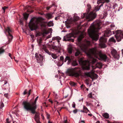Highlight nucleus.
Wrapping results in <instances>:
<instances>
[{
    "mask_svg": "<svg viewBox=\"0 0 123 123\" xmlns=\"http://www.w3.org/2000/svg\"><path fill=\"white\" fill-rule=\"evenodd\" d=\"M91 44L90 41L86 40L85 43H81L80 45V47L81 50L91 58V61L88 62H87L86 61L83 60L81 58L79 60L80 64L82 66L83 68L84 69H90L89 63H91L93 64L97 62V60L92 58V56H94L96 58L101 61H106L107 60H108L105 54L99 52L97 50V47H95L92 49H88V47Z\"/></svg>",
    "mask_w": 123,
    "mask_h": 123,
    "instance_id": "1",
    "label": "nucleus"
},
{
    "mask_svg": "<svg viewBox=\"0 0 123 123\" xmlns=\"http://www.w3.org/2000/svg\"><path fill=\"white\" fill-rule=\"evenodd\" d=\"M101 23L98 21L93 22L88 30V32L89 36L93 40L97 41L98 39L97 33L101 28Z\"/></svg>",
    "mask_w": 123,
    "mask_h": 123,
    "instance_id": "2",
    "label": "nucleus"
},
{
    "mask_svg": "<svg viewBox=\"0 0 123 123\" xmlns=\"http://www.w3.org/2000/svg\"><path fill=\"white\" fill-rule=\"evenodd\" d=\"M43 19L41 18H32L29 24V27L31 31L35 30L37 29L39 26L42 28H45L46 26L45 23L47 22H43L42 20Z\"/></svg>",
    "mask_w": 123,
    "mask_h": 123,
    "instance_id": "3",
    "label": "nucleus"
},
{
    "mask_svg": "<svg viewBox=\"0 0 123 123\" xmlns=\"http://www.w3.org/2000/svg\"><path fill=\"white\" fill-rule=\"evenodd\" d=\"M76 67L74 68H70L68 69L66 72L67 74L70 76H74L76 78L79 77L80 76V71L77 70Z\"/></svg>",
    "mask_w": 123,
    "mask_h": 123,
    "instance_id": "4",
    "label": "nucleus"
},
{
    "mask_svg": "<svg viewBox=\"0 0 123 123\" xmlns=\"http://www.w3.org/2000/svg\"><path fill=\"white\" fill-rule=\"evenodd\" d=\"M87 6L88 7L87 13L86 15V14H84V17H86V18L88 19V21H90L93 20L96 18V14L93 12H91L88 14L91 7V6L89 5H87Z\"/></svg>",
    "mask_w": 123,
    "mask_h": 123,
    "instance_id": "5",
    "label": "nucleus"
},
{
    "mask_svg": "<svg viewBox=\"0 0 123 123\" xmlns=\"http://www.w3.org/2000/svg\"><path fill=\"white\" fill-rule=\"evenodd\" d=\"M38 98V96L35 99L34 102H32L31 103L30 102H28L26 101H24L23 104L24 106V109L33 108L36 107L37 108L36 103L37 100Z\"/></svg>",
    "mask_w": 123,
    "mask_h": 123,
    "instance_id": "6",
    "label": "nucleus"
},
{
    "mask_svg": "<svg viewBox=\"0 0 123 123\" xmlns=\"http://www.w3.org/2000/svg\"><path fill=\"white\" fill-rule=\"evenodd\" d=\"M37 108L36 107L33 108L24 109L27 111H31V113L33 114H35L34 119L37 123H41L40 121V113L39 112H36V110Z\"/></svg>",
    "mask_w": 123,
    "mask_h": 123,
    "instance_id": "7",
    "label": "nucleus"
},
{
    "mask_svg": "<svg viewBox=\"0 0 123 123\" xmlns=\"http://www.w3.org/2000/svg\"><path fill=\"white\" fill-rule=\"evenodd\" d=\"M72 57L68 56H66L64 59L63 56H61L60 57V62L58 63L57 65L58 66H61L63 64L64 62H66L68 60V64H69L70 62H72Z\"/></svg>",
    "mask_w": 123,
    "mask_h": 123,
    "instance_id": "8",
    "label": "nucleus"
},
{
    "mask_svg": "<svg viewBox=\"0 0 123 123\" xmlns=\"http://www.w3.org/2000/svg\"><path fill=\"white\" fill-rule=\"evenodd\" d=\"M113 33L114 34H115V36L118 42L120 41L122 38H123V32L121 30L113 31Z\"/></svg>",
    "mask_w": 123,
    "mask_h": 123,
    "instance_id": "9",
    "label": "nucleus"
},
{
    "mask_svg": "<svg viewBox=\"0 0 123 123\" xmlns=\"http://www.w3.org/2000/svg\"><path fill=\"white\" fill-rule=\"evenodd\" d=\"M5 33H6V32H7L8 34L7 37L9 41L10 42L13 38V37L10 33L13 32V30L11 28L8 26L5 28Z\"/></svg>",
    "mask_w": 123,
    "mask_h": 123,
    "instance_id": "10",
    "label": "nucleus"
},
{
    "mask_svg": "<svg viewBox=\"0 0 123 123\" xmlns=\"http://www.w3.org/2000/svg\"><path fill=\"white\" fill-rule=\"evenodd\" d=\"M99 46L102 48H105L106 47L105 43L107 41V39L105 37H101L99 40Z\"/></svg>",
    "mask_w": 123,
    "mask_h": 123,
    "instance_id": "11",
    "label": "nucleus"
},
{
    "mask_svg": "<svg viewBox=\"0 0 123 123\" xmlns=\"http://www.w3.org/2000/svg\"><path fill=\"white\" fill-rule=\"evenodd\" d=\"M85 74L87 76L90 77L92 79V81L94 79L98 77L97 75L95 74L94 72L92 71L86 73Z\"/></svg>",
    "mask_w": 123,
    "mask_h": 123,
    "instance_id": "12",
    "label": "nucleus"
},
{
    "mask_svg": "<svg viewBox=\"0 0 123 123\" xmlns=\"http://www.w3.org/2000/svg\"><path fill=\"white\" fill-rule=\"evenodd\" d=\"M73 36V35L71 33L68 34L66 36L64 37L63 38V41H68L73 42L74 40L73 39L71 38Z\"/></svg>",
    "mask_w": 123,
    "mask_h": 123,
    "instance_id": "13",
    "label": "nucleus"
},
{
    "mask_svg": "<svg viewBox=\"0 0 123 123\" xmlns=\"http://www.w3.org/2000/svg\"><path fill=\"white\" fill-rule=\"evenodd\" d=\"M111 53L113 57L115 59H118L119 56V55L117 53V51L115 49H113L111 51Z\"/></svg>",
    "mask_w": 123,
    "mask_h": 123,
    "instance_id": "14",
    "label": "nucleus"
},
{
    "mask_svg": "<svg viewBox=\"0 0 123 123\" xmlns=\"http://www.w3.org/2000/svg\"><path fill=\"white\" fill-rule=\"evenodd\" d=\"M49 48L50 49H53L57 50L58 52H60L61 49V45H59L58 47L55 46L53 45H51L49 46Z\"/></svg>",
    "mask_w": 123,
    "mask_h": 123,
    "instance_id": "15",
    "label": "nucleus"
},
{
    "mask_svg": "<svg viewBox=\"0 0 123 123\" xmlns=\"http://www.w3.org/2000/svg\"><path fill=\"white\" fill-rule=\"evenodd\" d=\"M35 57L37 58V62L38 63H40L42 62L43 59V57L42 56L41 54H38L37 53H36L35 54Z\"/></svg>",
    "mask_w": 123,
    "mask_h": 123,
    "instance_id": "16",
    "label": "nucleus"
},
{
    "mask_svg": "<svg viewBox=\"0 0 123 123\" xmlns=\"http://www.w3.org/2000/svg\"><path fill=\"white\" fill-rule=\"evenodd\" d=\"M102 65L101 63H97L95 65V66H92V68L93 70L97 68H102Z\"/></svg>",
    "mask_w": 123,
    "mask_h": 123,
    "instance_id": "17",
    "label": "nucleus"
},
{
    "mask_svg": "<svg viewBox=\"0 0 123 123\" xmlns=\"http://www.w3.org/2000/svg\"><path fill=\"white\" fill-rule=\"evenodd\" d=\"M112 34L111 31L110 30H107L105 31L104 36L106 37H109Z\"/></svg>",
    "mask_w": 123,
    "mask_h": 123,
    "instance_id": "18",
    "label": "nucleus"
},
{
    "mask_svg": "<svg viewBox=\"0 0 123 123\" xmlns=\"http://www.w3.org/2000/svg\"><path fill=\"white\" fill-rule=\"evenodd\" d=\"M52 14L51 13H48L45 15L46 18L48 19H51L53 18Z\"/></svg>",
    "mask_w": 123,
    "mask_h": 123,
    "instance_id": "19",
    "label": "nucleus"
},
{
    "mask_svg": "<svg viewBox=\"0 0 123 123\" xmlns=\"http://www.w3.org/2000/svg\"><path fill=\"white\" fill-rule=\"evenodd\" d=\"M31 8V7L30 6H26L25 8V9L27 10V12H30L31 13L33 12V11H32L30 10H29V9Z\"/></svg>",
    "mask_w": 123,
    "mask_h": 123,
    "instance_id": "20",
    "label": "nucleus"
},
{
    "mask_svg": "<svg viewBox=\"0 0 123 123\" xmlns=\"http://www.w3.org/2000/svg\"><path fill=\"white\" fill-rule=\"evenodd\" d=\"M43 49L44 51L47 53L49 55H51V53L50 52L49 50L47 49L46 47L44 46L43 47Z\"/></svg>",
    "mask_w": 123,
    "mask_h": 123,
    "instance_id": "21",
    "label": "nucleus"
},
{
    "mask_svg": "<svg viewBox=\"0 0 123 123\" xmlns=\"http://www.w3.org/2000/svg\"><path fill=\"white\" fill-rule=\"evenodd\" d=\"M23 16L25 19L26 20L29 16V14L27 13H24L23 14Z\"/></svg>",
    "mask_w": 123,
    "mask_h": 123,
    "instance_id": "22",
    "label": "nucleus"
},
{
    "mask_svg": "<svg viewBox=\"0 0 123 123\" xmlns=\"http://www.w3.org/2000/svg\"><path fill=\"white\" fill-rule=\"evenodd\" d=\"M83 111L84 112V113H87V112L89 111L87 109V108L85 106H83Z\"/></svg>",
    "mask_w": 123,
    "mask_h": 123,
    "instance_id": "23",
    "label": "nucleus"
},
{
    "mask_svg": "<svg viewBox=\"0 0 123 123\" xmlns=\"http://www.w3.org/2000/svg\"><path fill=\"white\" fill-rule=\"evenodd\" d=\"M79 55H81V52L79 50H77L75 53V55L76 56H78Z\"/></svg>",
    "mask_w": 123,
    "mask_h": 123,
    "instance_id": "24",
    "label": "nucleus"
},
{
    "mask_svg": "<svg viewBox=\"0 0 123 123\" xmlns=\"http://www.w3.org/2000/svg\"><path fill=\"white\" fill-rule=\"evenodd\" d=\"M103 116L106 118H108L109 117V114L106 113L102 114Z\"/></svg>",
    "mask_w": 123,
    "mask_h": 123,
    "instance_id": "25",
    "label": "nucleus"
},
{
    "mask_svg": "<svg viewBox=\"0 0 123 123\" xmlns=\"http://www.w3.org/2000/svg\"><path fill=\"white\" fill-rule=\"evenodd\" d=\"M69 83L70 85L72 86H76L77 84L76 83L71 81Z\"/></svg>",
    "mask_w": 123,
    "mask_h": 123,
    "instance_id": "26",
    "label": "nucleus"
},
{
    "mask_svg": "<svg viewBox=\"0 0 123 123\" xmlns=\"http://www.w3.org/2000/svg\"><path fill=\"white\" fill-rule=\"evenodd\" d=\"M109 41L110 42H112L114 43H115L116 42V40L113 37L111 38L109 40Z\"/></svg>",
    "mask_w": 123,
    "mask_h": 123,
    "instance_id": "27",
    "label": "nucleus"
},
{
    "mask_svg": "<svg viewBox=\"0 0 123 123\" xmlns=\"http://www.w3.org/2000/svg\"><path fill=\"white\" fill-rule=\"evenodd\" d=\"M47 25L49 26H53V22L51 21H50L47 23Z\"/></svg>",
    "mask_w": 123,
    "mask_h": 123,
    "instance_id": "28",
    "label": "nucleus"
},
{
    "mask_svg": "<svg viewBox=\"0 0 123 123\" xmlns=\"http://www.w3.org/2000/svg\"><path fill=\"white\" fill-rule=\"evenodd\" d=\"M72 65L73 66H76L78 64L76 61H74L72 62Z\"/></svg>",
    "mask_w": 123,
    "mask_h": 123,
    "instance_id": "29",
    "label": "nucleus"
},
{
    "mask_svg": "<svg viewBox=\"0 0 123 123\" xmlns=\"http://www.w3.org/2000/svg\"><path fill=\"white\" fill-rule=\"evenodd\" d=\"M5 50L2 47H0V54L4 52Z\"/></svg>",
    "mask_w": 123,
    "mask_h": 123,
    "instance_id": "30",
    "label": "nucleus"
},
{
    "mask_svg": "<svg viewBox=\"0 0 123 123\" xmlns=\"http://www.w3.org/2000/svg\"><path fill=\"white\" fill-rule=\"evenodd\" d=\"M4 96L7 99H9V95L8 93H5L4 95Z\"/></svg>",
    "mask_w": 123,
    "mask_h": 123,
    "instance_id": "31",
    "label": "nucleus"
},
{
    "mask_svg": "<svg viewBox=\"0 0 123 123\" xmlns=\"http://www.w3.org/2000/svg\"><path fill=\"white\" fill-rule=\"evenodd\" d=\"M51 56L54 59H56L57 58L56 55L54 54H52L51 55Z\"/></svg>",
    "mask_w": 123,
    "mask_h": 123,
    "instance_id": "32",
    "label": "nucleus"
},
{
    "mask_svg": "<svg viewBox=\"0 0 123 123\" xmlns=\"http://www.w3.org/2000/svg\"><path fill=\"white\" fill-rule=\"evenodd\" d=\"M83 38V37H82L80 36L78 38V40L79 43L80 42L82 39Z\"/></svg>",
    "mask_w": 123,
    "mask_h": 123,
    "instance_id": "33",
    "label": "nucleus"
},
{
    "mask_svg": "<svg viewBox=\"0 0 123 123\" xmlns=\"http://www.w3.org/2000/svg\"><path fill=\"white\" fill-rule=\"evenodd\" d=\"M72 48H68V51L69 53H71L72 52Z\"/></svg>",
    "mask_w": 123,
    "mask_h": 123,
    "instance_id": "34",
    "label": "nucleus"
},
{
    "mask_svg": "<svg viewBox=\"0 0 123 123\" xmlns=\"http://www.w3.org/2000/svg\"><path fill=\"white\" fill-rule=\"evenodd\" d=\"M89 97L92 98H93L92 93H90L88 95Z\"/></svg>",
    "mask_w": 123,
    "mask_h": 123,
    "instance_id": "35",
    "label": "nucleus"
},
{
    "mask_svg": "<svg viewBox=\"0 0 123 123\" xmlns=\"http://www.w3.org/2000/svg\"><path fill=\"white\" fill-rule=\"evenodd\" d=\"M6 123H11V121L10 120L9 118H7L6 120Z\"/></svg>",
    "mask_w": 123,
    "mask_h": 123,
    "instance_id": "36",
    "label": "nucleus"
},
{
    "mask_svg": "<svg viewBox=\"0 0 123 123\" xmlns=\"http://www.w3.org/2000/svg\"><path fill=\"white\" fill-rule=\"evenodd\" d=\"M4 104L2 102H1L0 103V108L1 109H2V108L4 107Z\"/></svg>",
    "mask_w": 123,
    "mask_h": 123,
    "instance_id": "37",
    "label": "nucleus"
},
{
    "mask_svg": "<svg viewBox=\"0 0 123 123\" xmlns=\"http://www.w3.org/2000/svg\"><path fill=\"white\" fill-rule=\"evenodd\" d=\"M79 17L78 16H76L74 17V20L75 21H77L79 19Z\"/></svg>",
    "mask_w": 123,
    "mask_h": 123,
    "instance_id": "38",
    "label": "nucleus"
},
{
    "mask_svg": "<svg viewBox=\"0 0 123 123\" xmlns=\"http://www.w3.org/2000/svg\"><path fill=\"white\" fill-rule=\"evenodd\" d=\"M7 8H8L7 7H6V6H4V7H2V8L4 10V13H5V10Z\"/></svg>",
    "mask_w": 123,
    "mask_h": 123,
    "instance_id": "39",
    "label": "nucleus"
},
{
    "mask_svg": "<svg viewBox=\"0 0 123 123\" xmlns=\"http://www.w3.org/2000/svg\"><path fill=\"white\" fill-rule=\"evenodd\" d=\"M52 6V5H50L49 6L47 7H46L47 10H49V9Z\"/></svg>",
    "mask_w": 123,
    "mask_h": 123,
    "instance_id": "40",
    "label": "nucleus"
},
{
    "mask_svg": "<svg viewBox=\"0 0 123 123\" xmlns=\"http://www.w3.org/2000/svg\"><path fill=\"white\" fill-rule=\"evenodd\" d=\"M65 22L68 24H70L71 23L70 20H68L67 22Z\"/></svg>",
    "mask_w": 123,
    "mask_h": 123,
    "instance_id": "41",
    "label": "nucleus"
},
{
    "mask_svg": "<svg viewBox=\"0 0 123 123\" xmlns=\"http://www.w3.org/2000/svg\"><path fill=\"white\" fill-rule=\"evenodd\" d=\"M86 105L87 106L91 105H92V104L91 103H88L87 102H86Z\"/></svg>",
    "mask_w": 123,
    "mask_h": 123,
    "instance_id": "42",
    "label": "nucleus"
},
{
    "mask_svg": "<svg viewBox=\"0 0 123 123\" xmlns=\"http://www.w3.org/2000/svg\"><path fill=\"white\" fill-rule=\"evenodd\" d=\"M72 107L74 108H75V104L74 102H73V104H72Z\"/></svg>",
    "mask_w": 123,
    "mask_h": 123,
    "instance_id": "43",
    "label": "nucleus"
},
{
    "mask_svg": "<svg viewBox=\"0 0 123 123\" xmlns=\"http://www.w3.org/2000/svg\"><path fill=\"white\" fill-rule=\"evenodd\" d=\"M27 90L26 89H25L24 91V92H23V94L24 95H25L27 93Z\"/></svg>",
    "mask_w": 123,
    "mask_h": 123,
    "instance_id": "44",
    "label": "nucleus"
},
{
    "mask_svg": "<svg viewBox=\"0 0 123 123\" xmlns=\"http://www.w3.org/2000/svg\"><path fill=\"white\" fill-rule=\"evenodd\" d=\"M103 14L104 16H106L107 15V12L106 11L105 12L103 13Z\"/></svg>",
    "mask_w": 123,
    "mask_h": 123,
    "instance_id": "45",
    "label": "nucleus"
},
{
    "mask_svg": "<svg viewBox=\"0 0 123 123\" xmlns=\"http://www.w3.org/2000/svg\"><path fill=\"white\" fill-rule=\"evenodd\" d=\"M77 111V109H76L75 110H74L73 111V112L74 114L76 113Z\"/></svg>",
    "mask_w": 123,
    "mask_h": 123,
    "instance_id": "46",
    "label": "nucleus"
},
{
    "mask_svg": "<svg viewBox=\"0 0 123 123\" xmlns=\"http://www.w3.org/2000/svg\"><path fill=\"white\" fill-rule=\"evenodd\" d=\"M56 39L58 40H60L61 39V38L59 37H56Z\"/></svg>",
    "mask_w": 123,
    "mask_h": 123,
    "instance_id": "47",
    "label": "nucleus"
},
{
    "mask_svg": "<svg viewBox=\"0 0 123 123\" xmlns=\"http://www.w3.org/2000/svg\"><path fill=\"white\" fill-rule=\"evenodd\" d=\"M31 90L30 89L29 90V92H28V96L30 95V94H31Z\"/></svg>",
    "mask_w": 123,
    "mask_h": 123,
    "instance_id": "48",
    "label": "nucleus"
},
{
    "mask_svg": "<svg viewBox=\"0 0 123 123\" xmlns=\"http://www.w3.org/2000/svg\"><path fill=\"white\" fill-rule=\"evenodd\" d=\"M110 26L111 28H113L114 27L115 25H114L112 24L110 25Z\"/></svg>",
    "mask_w": 123,
    "mask_h": 123,
    "instance_id": "49",
    "label": "nucleus"
},
{
    "mask_svg": "<svg viewBox=\"0 0 123 123\" xmlns=\"http://www.w3.org/2000/svg\"><path fill=\"white\" fill-rule=\"evenodd\" d=\"M105 2L107 3L109 2L110 1V0H105Z\"/></svg>",
    "mask_w": 123,
    "mask_h": 123,
    "instance_id": "50",
    "label": "nucleus"
},
{
    "mask_svg": "<svg viewBox=\"0 0 123 123\" xmlns=\"http://www.w3.org/2000/svg\"><path fill=\"white\" fill-rule=\"evenodd\" d=\"M51 37V36L50 35H49L48 36H47L46 37V38L48 39L49 38H50Z\"/></svg>",
    "mask_w": 123,
    "mask_h": 123,
    "instance_id": "51",
    "label": "nucleus"
},
{
    "mask_svg": "<svg viewBox=\"0 0 123 123\" xmlns=\"http://www.w3.org/2000/svg\"><path fill=\"white\" fill-rule=\"evenodd\" d=\"M48 33V32L46 31H44V33L46 34H47Z\"/></svg>",
    "mask_w": 123,
    "mask_h": 123,
    "instance_id": "52",
    "label": "nucleus"
},
{
    "mask_svg": "<svg viewBox=\"0 0 123 123\" xmlns=\"http://www.w3.org/2000/svg\"><path fill=\"white\" fill-rule=\"evenodd\" d=\"M7 83V81L6 80H5L4 81V85L6 84Z\"/></svg>",
    "mask_w": 123,
    "mask_h": 123,
    "instance_id": "53",
    "label": "nucleus"
},
{
    "mask_svg": "<svg viewBox=\"0 0 123 123\" xmlns=\"http://www.w3.org/2000/svg\"><path fill=\"white\" fill-rule=\"evenodd\" d=\"M55 39H56V37H53L52 38L53 40H54Z\"/></svg>",
    "mask_w": 123,
    "mask_h": 123,
    "instance_id": "54",
    "label": "nucleus"
},
{
    "mask_svg": "<svg viewBox=\"0 0 123 123\" xmlns=\"http://www.w3.org/2000/svg\"><path fill=\"white\" fill-rule=\"evenodd\" d=\"M84 86V85H82L81 86V88H83Z\"/></svg>",
    "mask_w": 123,
    "mask_h": 123,
    "instance_id": "55",
    "label": "nucleus"
},
{
    "mask_svg": "<svg viewBox=\"0 0 123 123\" xmlns=\"http://www.w3.org/2000/svg\"><path fill=\"white\" fill-rule=\"evenodd\" d=\"M88 115L89 116H92V114H88Z\"/></svg>",
    "mask_w": 123,
    "mask_h": 123,
    "instance_id": "56",
    "label": "nucleus"
},
{
    "mask_svg": "<svg viewBox=\"0 0 123 123\" xmlns=\"http://www.w3.org/2000/svg\"><path fill=\"white\" fill-rule=\"evenodd\" d=\"M81 123H85V121H83V120H81Z\"/></svg>",
    "mask_w": 123,
    "mask_h": 123,
    "instance_id": "57",
    "label": "nucleus"
},
{
    "mask_svg": "<svg viewBox=\"0 0 123 123\" xmlns=\"http://www.w3.org/2000/svg\"><path fill=\"white\" fill-rule=\"evenodd\" d=\"M9 56H10L11 57V58L12 59V58L11 57V54L10 53H9Z\"/></svg>",
    "mask_w": 123,
    "mask_h": 123,
    "instance_id": "58",
    "label": "nucleus"
},
{
    "mask_svg": "<svg viewBox=\"0 0 123 123\" xmlns=\"http://www.w3.org/2000/svg\"><path fill=\"white\" fill-rule=\"evenodd\" d=\"M58 17H56L55 18V20H57L58 19Z\"/></svg>",
    "mask_w": 123,
    "mask_h": 123,
    "instance_id": "59",
    "label": "nucleus"
},
{
    "mask_svg": "<svg viewBox=\"0 0 123 123\" xmlns=\"http://www.w3.org/2000/svg\"><path fill=\"white\" fill-rule=\"evenodd\" d=\"M100 122L99 121H97L96 123H100Z\"/></svg>",
    "mask_w": 123,
    "mask_h": 123,
    "instance_id": "60",
    "label": "nucleus"
},
{
    "mask_svg": "<svg viewBox=\"0 0 123 123\" xmlns=\"http://www.w3.org/2000/svg\"><path fill=\"white\" fill-rule=\"evenodd\" d=\"M12 113L14 115L15 114V112H13V111H12Z\"/></svg>",
    "mask_w": 123,
    "mask_h": 123,
    "instance_id": "61",
    "label": "nucleus"
},
{
    "mask_svg": "<svg viewBox=\"0 0 123 123\" xmlns=\"http://www.w3.org/2000/svg\"><path fill=\"white\" fill-rule=\"evenodd\" d=\"M58 43V44H60V41L59 40L57 41Z\"/></svg>",
    "mask_w": 123,
    "mask_h": 123,
    "instance_id": "62",
    "label": "nucleus"
},
{
    "mask_svg": "<svg viewBox=\"0 0 123 123\" xmlns=\"http://www.w3.org/2000/svg\"><path fill=\"white\" fill-rule=\"evenodd\" d=\"M122 54L123 55V49H122Z\"/></svg>",
    "mask_w": 123,
    "mask_h": 123,
    "instance_id": "63",
    "label": "nucleus"
},
{
    "mask_svg": "<svg viewBox=\"0 0 123 123\" xmlns=\"http://www.w3.org/2000/svg\"><path fill=\"white\" fill-rule=\"evenodd\" d=\"M66 120L64 122V123H66Z\"/></svg>",
    "mask_w": 123,
    "mask_h": 123,
    "instance_id": "64",
    "label": "nucleus"
}]
</instances>
